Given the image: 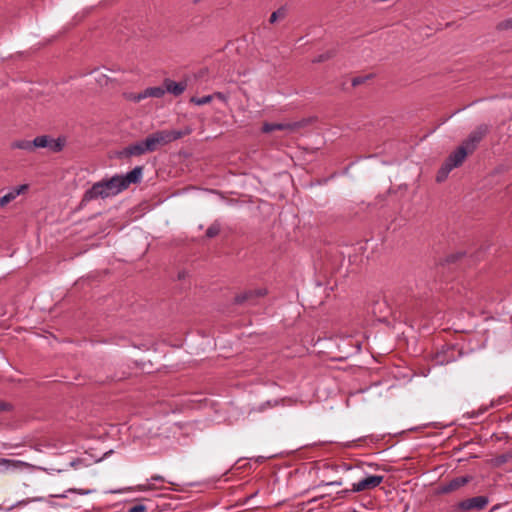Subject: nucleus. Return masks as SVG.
I'll use <instances>...</instances> for the list:
<instances>
[{
  "label": "nucleus",
  "instance_id": "obj_1",
  "mask_svg": "<svg viewBox=\"0 0 512 512\" xmlns=\"http://www.w3.org/2000/svg\"><path fill=\"white\" fill-rule=\"evenodd\" d=\"M480 143V134L477 132L472 133L469 138L464 140L453 152L449 154L444 163L439 168L436 181L441 183L445 181L449 173L460 167L465 159L471 155Z\"/></svg>",
  "mask_w": 512,
  "mask_h": 512
},
{
  "label": "nucleus",
  "instance_id": "obj_2",
  "mask_svg": "<svg viewBox=\"0 0 512 512\" xmlns=\"http://www.w3.org/2000/svg\"><path fill=\"white\" fill-rule=\"evenodd\" d=\"M125 190V185L120 181L119 175H115L107 180H102L93 184L84 194V201H91L97 198H108L115 196Z\"/></svg>",
  "mask_w": 512,
  "mask_h": 512
},
{
  "label": "nucleus",
  "instance_id": "obj_3",
  "mask_svg": "<svg viewBox=\"0 0 512 512\" xmlns=\"http://www.w3.org/2000/svg\"><path fill=\"white\" fill-rule=\"evenodd\" d=\"M186 135V132L178 130H159L148 135L145 140L146 149L149 152L156 151L159 147L165 146Z\"/></svg>",
  "mask_w": 512,
  "mask_h": 512
},
{
  "label": "nucleus",
  "instance_id": "obj_4",
  "mask_svg": "<svg viewBox=\"0 0 512 512\" xmlns=\"http://www.w3.org/2000/svg\"><path fill=\"white\" fill-rule=\"evenodd\" d=\"M308 124H309V120L308 119H303V120L295 121V122H287V123H268V122H265L263 124V126H262V132L263 133H270V132H273L275 130H286V131H289V132H294V131H297V130L305 127Z\"/></svg>",
  "mask_w": 512,
  "mask_h": 512
},
{
  "label": "nucleus",
  "instance_id": "obj_5",
  "mask_svg": "<svg viewBox=\"0 0 512 512\" xmlns=\"http://www.w3.org/2000/svg\"><path fill=\"white\" fill-rule=\"evenodd\" d=\"M458 351L453 345H445L441 350L437 351L434 361L438 365H445L456 360Z\"/></svg>",
  "mask_w": 512,
  "mask_h": 512
},
{
  "label": "nucleus",
  "instance_id": "obj_6",
  "mask_svg": "<svg viewBox=\"0 0 512 512\" xmlns=\"http://www.w3.org/2000/svg\"><path fill=\"white\" fill-rule=\"evenodd\" d=\"M384 480L382 475H370L363 480L352 485L353 492H361L365 490H371L379 486Z\"/></svg>",
  "mask_w": 512,
  "mask_h": 512
},
{
  "label": "nucleus",
  "instance_id": "obj_7",
  "mask_svg": "<svg viewBox=\"0 0 512 512\" xmlns=\"http://www.w3.org/2000/svg\"><path fill=\"white\" fill-rule=\"evenodd\" d=\"M149 152L145 146V140L135 142L133 144L125 147L121 152H119V157L121 158H129L132 156H140Z\"/></svg>",
  "mask_w": 512,
  "mask_h": 512
},
{
  "label": "nucleus",
  "instance_id": "obj_8",
  "mask_svg": "<svg viewBox=\"0 0 512 512\" xmlns=\"http://www.w3.org/2000/svg\"><path fill=\"white\" fill-rule=\"evenodd\" d=\"M469 476H459L451 479L450 481L443 483L439 487V492L446 494L458 490L470 481Z\"/></svg>",
  "mask_w": 512,
  "mask_h": 512
},
{
  "label": "nucleus",
  "instance_id": "obj_9",
  "mask_svg": "<svg viewBox=\"0 0 512 512\" xmlns=\"http://www.w3.org/2000/svg\"><path fill=\"white\" fill-rule=\"evenodd\" d=\"M27 466V463L20 460L0 458V473L22 470Z\"/></svg>",
  "mask_w": 512,
  "mask_h": 512
},
{
  "label": "nucleus",
  "instance_id": "obj_10",
  "mask_svg": "<svg viewBox=\"0 0 512 512\" xmlns=\"http://www.w3.org/2000/svg\"><path fill=\"white\" fill-rule=\"evenodd\" d=\"M143 168L141 166H136L130 172H128L125 176L119 175L120 181L125 185V189L129 187L132 183H138L142 177Z\"/></svg>",
  "mask_w": 512,
  "mask_h": 512
},
{
  "label": "nucleus",
  "instance_id": "obj_11",
  "mask_svg": "<svg viewBox=\"0 0 512 512\" xmlns=\"http://www.w3.org/2000/svg\"><path fill=\"white\" fill-rule=\"evenodd\" d=\"M166 92L173 94L174 96L181 95L187 88V82H175L171 79H165L163 82Z\"/></svg>",
  "mask_w": 512,
  "mask_h": 512
},
{
  "label": "nucleus",
  "instance_id": "obj_12",
  "mask_svg": "<svg viewBox=\"0 0 512 512\" xmlns=\"http://www.w3.org/2000/svg\"><path fill=\"white\" fill-rule=\"evenodd\" d=\"M29 186L27 184H23L17 187L10 189L4 196L1 197L2 202L6 206L13 200H15L19 195L25 193L28 190Z\"/></svg>",
  "mask_w": 512,
  "mask_h": 512
},
{
  "label": "nucleus",
  "instance_id": "obj_13",
  "mask_svg": "<svg viewBox=\"0 0 512 512\" xmlns=\"http://www.w3.org/2000/svg\"><path fill=\"white\" fill-rule=\"evenodd\" d=\"M266 294L265 289L249 290L236 296L235 301L238 304L245 303L254 297H262Z\"/></svg>",
  "mask_w": 512,
  "mask_h": 512
},
{
  "label": "nucleus",
  "instance_id": "obj_14",
  "mask_svg": "<svg viewBox=\"0 0 512 512\" xmlns=\"http://www.w3.org/2000/svg\"><path fill=\"white\" fill-rule=\"evenodd\" d=\"M457 509L466 512L471 509H480V496H476L458 503Z\"/></svg>",
  "mask_w": 512,
  "mask_h": 512
},
{
  "label": "nucleus",
  "instance_id": "obj_15",
  "mask_svg": "<svg viewBox=\"0 0 512 512\" xmlns=\"http://www.w3.org/2000/svg\"><path fill=\"white\" fill-rule=\"evenodd\" d=\"M146 98L154 97L161 98L166 93L165 87H149L145 89Z\"/></svg>",
  "mask_w": 512,
  "mask_h": 512
},
{
  "label": "nucleus",
  "instance_id": "obj_16",
  "mask_svg": "<svg viewBox=\"0 0 512 512\" xmlns=\"http://www.w3.org/2000/svg\"><path fill=\"white\" fill-rule=\"evenodd\" d=\"M32 144L35 148H48L50 144V137L46 135L38 136L33 141Z\"/></svg>",
  "mask_w": 512,
  "mask_h": 512
},
{
  "label": "nucleus",
  "instance_id": "obj_17",
  "mask_svg": "<svg viewBox=\"0 0 512 512\" xmlns=\"http://www.w3.org/2000/svg\"><path fill=\"white\" fill-rule=\"evenodd\" d=\"M13 148H18L22 150H26L29 152L34 151V145L32 144V141L30 140H19L12 144Z\"/></svg>",
  "mask_w": 512,
  "mask_h": 512
},
{
  "label": "nucleus",
  "instance_id": "obj_18",
  "mask_svg": "<svg viewBox=\"0 0 512 512\" xmlns=\"http://www.w3.org/2000/svg\"><path fill=\"white\" fill-rule=\"evenodd\" d=\"M286 15H287V9L284 6H282L270 15L269 22L271 24H273L280 19H284L286 17Z\"/></svg>",
  "mask_w": 512,
  "mask_h": 512
},
{
  "label": "nucleus",
  "instance_id": "obj_19",
  "mask_svg": "<svg viewBox=\"0 0 512 512\" xmlns=\"http://www.w3.org/2000/svg\"><path fill=\"white\" fill-rule=\"evenodd\" d=\"M214 99V96L212 95H206L203 97H192L190 99L191 103H194L195 105L201 106L210 103Z\"/></svg>",
  "mask_w": 512,
  "mask_h": 512
},
{
  "label": "nucleus",
  "instance_id": "obj_20",
  "mask_svg": "<svg viewBox=\"0 0 512 512\" xmlns=\"http://www.w3.org/2000/svg\"><path fill=\"white\" fill-rule=\"evenodd\" d=\"M63 145L64 144L60 139L55 140L50 138V144L48 148L53 152H59L62 150Z\"/></svg>",
  "mask_w": 512,
  "mask_h": 512
},
{
  "label": "nucleus",
  "instance_id": "obj_21",
  "mask_svg": "<svg viewBox=\"0 0 512 512\" xmlns=\"http://www.w3.org/2000/svg\"><path fill=\"white\" fill-rule=\"evenodd\" d=\"M220 232V226L219 224H212L208 227V229L206 230V236L208 238H213L215 236H217Z\"/></svg>",
  "mask_w": 512,
  "mask_h": 512
},
{
  "label": "nucleus",
  "instance_id": "obj_22",
  "mask_svg": "<svg viewBox=\"0 0 512 512\" xmlns=\"http://www.w3.org/2000/svg\"><path fill=\"white\" fill-rule=\"evenodd\" d=\"M145 98H146L145 90L142 93L130 94L128 96V99L131 100V101H134V102H140L141 100H143Z\"/></svg>",
  "mask_w": 512,
  "mask_h": 512
},
{
  "label": "nucleus",
  "instance_id": "obj_23",
  "mask_svg": "<svg viewBox=\"0 0 512 512\" xmlns=\"http://www.w3.org/2000/svg\"><path fill=\"white\" fill-rule=\"evenodd\" d=\"M147 507L143 504H136L128 509V512H146Z\"/></svg>",
  "mask_w": 512,
  "mask_h": 512
},
{
  "label": "nucleus",
  "instance_id": "obj_24",
  "mask_svg": "<svg viewBox=\"0 0 512 512\" xmlns=\"http://www.w3.org/2000/svg\"><path fill=\"white\" fill-rule=\"evenodd\" d=\"M499 27L502 28V29H512V17L502 21L499 24Z\"/></svg>",
  "mask_w": 512,
  "mask_h": 512
},
{
  "label": "nucleus",
  "instance_id": "obj_25",
  "mask_svg": "<svg viewBox=\"0 0 512 512\" xmlns=\"http://www.w3.org/2000/svg\"><path fill=\"white\" fill-rule=\"evenodd\" d=\"M212 96H214V98L219 99L220 101L225 102V103L228 101V96L222 92H215L214 94H212Z\"/></svg>",
  "mask_w": 512,
  "mask_h": 512
},
{
  "label": "nucleus",
  "instance_id": "obj_26",
  "mask_svg": "<svg viewBox=\"0 0 512 512\" xmlns=\"http://www.w3.org/2000/svg\"><path fill=\"white\" fill-rule=\"evenodd\" d=\"M511 458L510 454H504L496 458V464H502L507 462Z\"/></svg>",
  "mask_w": 512,
  "mask_h": 512
},
{
  "label": "nucleus",
  "instance_id": "obj_27",
  "mask_svg": "<svg viewBox=\"0 0 512 512\" xmlns=\"http://www.w3.org/2000/svg\"><path fill=\"white\" fill-rule=\"evenodd\" d=\"M332 55H333L332 53L322 54V55H320L318 58H316V59L314 60V62H323V61H325V60H327V59L331 58V57H332Z\"/></svg>",
  "mask_w": 512,
  "mask_h": 512
},
{
  "label": "nucleus",
  "instance_id": "obj_28",
  "mask_svg": "<svg viewBox=\"0 0 512 512\" xmlns=\"http://www.w3.org/2000/svg\"><path fill=\"white\" fill-rule=\"evenodd\" d=\"M97 82H99L101 85L103 84H107L108 82V77L104 74H100L97 78H96Z\"/></svg>",
  "mask_w": 512,
  "mask_h": 512
},
{
  "label": "nucleus",
  "instance_id": "obj_29",
  "mask_svg": "<svg viewBox=\"0 0 512 512\" xmlns=\"http://www.w3.org/2000/svg\"><path fill=\"white\" fill-rule=\"evenodd\" d=\"M350 492H353L352 489L351 490L344 489V490L339 491L337 494H338L339 498H344Z\"/></svg>",
  "mask_w": 512,
  "mask_h": 512
},
{
  "label": "nucleus",
  "instance_id": "obj_30",
  "mask_svg": "<svg viewBox=\"0 0 512 512\" xmlns=\"http://www.w3.org/2000/svg\"><path fill=\"white\" fill-rule=\"evenodd\" d=\"M508 169L509 167L507 165H500L499 167L496 168V173H503Z\"/></svg>",
  "mask_w": 512,
  "mask_h": 512
},
{
  "label": "nucleus",
  "instance_id": "obj_31",
  "mask_svg": "<svg viewBox=\"0 0 512 512\" xmlns=\"http://www.w3.org/2000/svg\"><path fill=\"white\" fill-rule=\"evenodd\" d=\"M363 81H364V80H363V78H361V77H356V78H354V79L352 80V85H353V86H357V85L361 84Z\"/></svg>",
  "mask_w": 512,
  "mask_h": 512
},
{
  "label": "nucleus",
  "instance_id": "obj_32",
  "mask_svg": "<svg viewBox=\"0 0 512 512\" xmlns=\"http://www.w3.org/2000/svg\"><path fill=\"white\" fill-rule=\"evenodd\" d=\"M342 484H343V482L341 480L331 481V482L326 483V485H331V486H341Z\"/></svg>",
  "mask_w": 512,
  "mask_h": 512
},
{
  "label": "nucleus",
  "instance_id": "obj_33",
  "mask_svg": "<svg viewBox=\"0 0 512 512\" xmlns=\"http://www.w3.org/2000/svg\"><path fill=\"white\" fill-rule=\"evenodd\" d=\"M151 480H155V481H164V478H163L162 476L155 475V476H152V477H151Z\"/></svg>",
  "mask_w": 512,
  "mask_h": 512
},
{
  "label": "nucleus",
  "instance_id": "obj_34",
  "mask_svg": "<svg viewBox=\"0 0 512 512\" xmlns=\"http://www.w3.org/2000/svg\"><path fill=\"white\" fill-rule=\"evenodd\" d=\"M488 503V500L482 496V501H481V504H482V508Z\"/></svg>",
  "mask_w": 512,
  "mask_h": 512
},
{
  "label": "nucleus",
  "instance_id": "obj_35",
  "mask_svg": "<svg viewBox=\"0 0 512 512\" xmlns=\"http://www.w3.org/2000/svg\"><path fill=\"white\" fill-rule=\"evenodd\" d=\"M7 405L5 403H0V410H5Z\"/></svg>",
  "mask_w": 512,
  "mask_h": 512
},
{
  "label": "nucleus",
  "instance_id": "obj_36",
  "mask_svg": "<svg viewBox=\"0 0 512 512\" xmlns=\"http://www.w3.org/2000/svg\"><path fill=\"white\" fill-rule=\"evenodd\" d=\"M148 488H149V487H147V486H140V490H146V489H148Z\"/></svg>",
  "mask_w": 512,
  "mask_h": 512
},
{
  "label": "nucleus",
  "instance_id": "obj_37",
  "mask_svg": "<svg viewBox=\"0 0 512 512\" xmlns=\"http://www.w3.org/2000/svg\"><path fill=\"white\" fill-rule=\"evenodd\" d=\"M200 1H201V0H194V3H198V2H200Z\"/></svg>",
  "mask_w": 512,
  "mask_h": 512
}]
</instances>
